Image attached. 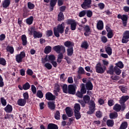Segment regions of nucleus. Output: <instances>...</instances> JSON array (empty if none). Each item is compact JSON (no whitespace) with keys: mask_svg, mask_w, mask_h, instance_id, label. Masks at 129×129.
<instances>
[{"mask_svg":"<svg viewBox=\"0 0 129 129\" xmlns=\"http://www.w3.org/2000/svg\"><path fill=\"white\" fill-rule=\"evenodd\" d=\"M96 72L99 73V74H103L106 70V67L103 66L101 63L98 62L95 67Z\"/></svg>","mask_w":129,"mask_h":129,"instance_id":"nucleus-2","label":"nucleus"},{"mask_svg":"<svg viewBox=\"0 0 129 129\" xmlns=\"http://www.w3.org/2000/svg\"><path fill=\"white\" fill-rule=\"evenodd\" d=\"M129 40V31H125L124 33L122 39V43H127Z\"/></svg>","mask_w":129,"mask_h":129,"instance_id":"nucleus-12","label":"nucleus"},{"mask_svg":"<svg viewBox=\"0 0 129 129\" xmlns=\"http://www.w3.org/2000/svg\"><path fill=\"white\" fill-rule=\"evenodd\" d=\"M33 37L35 39H36V38H42V37H43V34H42V33L40 32H37L35 31V32L33 34Z\"/></svg>","mask_w":129,"mask_h":129,"instance_id":"nucleus-20","label":"nucleus"},{"mask_svg":"<svg viewBox=\"0 0 129 129\" xmlns=\"http://www.w3.org/2000/svg\"><path fill=\"white\" fill-rule=\"evenodd\" d=\"M83 100L85 103H88L90 101V97L88 95H85L83 97Z\"/></svg>","mask_w":129,"mask_h":129,"instance_id":"nucleus-38","label":"nucleus"},{"mask_svg":"<svg viewBox=\"0 0 129 129\" xmlns=\"http://www.w3.org/2000/svg\"><path fill=\"white\" fill-rule=\"evenodd\" d=\"M66 79L65 74H61L60 76V80L61 81H65Z\"/></svg>","mask_w":129,"mask_h":129,"instance_id":"nucleus-64","label":"nucleus"},{"mask_svg":"<svg viewBox=\"0 0 129 129\" xmlns=\"http://www.w3.org/2000/svg\"><path fill=\"white\" fill-rule=\"evenodd\" d=\"M115 67L120 68V69H122L123 68V63L121 61H118L116 63H115Z\"/></svg>","mask_w":129,"mask_h":129,"instance_id":"nucleus-41","label":"nucleus"},{"mask_svg":"<svg viewBox=\"0 0 129 129\" xmlns=\"http://www.w3.org/2000/svg\"><path fill=\"white\" fill-rule=\"evenodd\" d=\"M113 31H110L108 32L107 36L108 39H111L113 37Z\"/></svg>","mask_w":129,"mask_h":129,"instance_id":"nucleus-60","label":"nucleus"},{"mask_svg":"<svg viewBox=\"0 0 129 129\" xmlns=\"http://www.w3.org/2000/svg\"><path fill=\"white\" fill-rule=\"evenodd\" d=\"M78 74H85V71L82 67H80L78 71Z\"/></svg>","mask_w":129,"mask_h":129,"instance_id":"nucleus-49","label":"nucleus"},{"mask_svg":"<svg viewBox=\"0 0 129 129\" xmlns=\"http://www.w3.org/2000/svg\"><path fill=\"white\" fill-rule=\"evenodd\" d=\"M105 51H106V53H107V54L109 55V56H110V55L112 54V49L111 48V47L109 46L105 47Z\"/></svg>","mask_w":129,"mask_h":129,"instance_id":"nucleus-26","label":"nucleus"},{"mask_svg":"<svg viewBox=\"0 0 129 129\" xmlns=\"http://www.w3.org/2000/svg\"><path fill=\"white\" fill-rule=\"evenodd\" d=\"M81 90L80 91L83 94H85L86 93V88H85V85L84 84H81L80 85Z\"/></svg>","mask_w":129,"mask_h":129,"instance_id":"nucleus-25","label":"nucleus"},{"mask_svg":"<svg viewBox=\"0 0 129 129\" xmlns=\"http://www.w3.org/2000/svg\"><path fill=\"white\" fill-rule=\"evenodd\" d=\"M64 29H65V23H62L61 24H58L56 27L53 28V33L54 36L57 38L60 37V34L64 33Z\"/></svg>","mask_w":129,"mask_h":129,"instance_id":"nucleus-1","label":"nucleus"},{"mask_svg":"<svg viewBox=\"0 0 129 129\" xmlns=\"http://www.w3.org/2000/svg\"><path fill=\"white\" fill-rule=\"evenodd\" d=\"M48 129H58V126L55 124H49Z\"/></svg>","mask_w":129,"mask_h":129,"instance_id":"nucleus-40","label":"nucleus"},{"mask_svg":"<svg viewBox=\"0 0 129 129\" xmlns=\"http://www.w3.org/2000/svg\"><path fill=\"white\" fill-rule=\"evenodd\" d=\"M129 99L128 96H122L121 99L119 100V102L121 104H122V103H124L125 101H126Z\"/></svg>","mask_w":129,"mask_h":129,"instance_id":"nucleus-23","label":"nucleus"},{"mask_svg":"<svg viewBox=\"0 0 129 129\" xmlns=\"http://www.w3.org/2000/svg\"><path fill=\"white\" fill-rule=\"evenodd\" d=\"M21 39L22 41V45L26 46L28 44V41H27V36L26 35H23L21 36Z\"/></svg>","mask_w":129,"mask_h":129,"instance_id":"nucleus-19","label":"nucleus"},{"mask_svg":"<svg viewBox=\"0 0 129 129\" xmlns=\"http://www.w3.org/2000/svg\"><path fill=\"white\" fill-rule=\"evenodd\" d=\"M54 117L55 119H60V112L59 111H56L55 115H54Z\"/></svg>","mask_w":129,"mask_h":129,"instance_id":"nucleus-58","label":"nucleus"},{"mask_svg":"<svg viewBox=\"0 0 129 129\" xmlns=\"http://www.w3.org/2000/svg\"><path fill=\"white\" fill-rule=\"evenodd\" d=\"M4 85H5L4 79H3L2 76L0 75V87H4Z\"/></svg>","mask_w":129,"mask_h":129,"instance_id":"nucleus-62","label":"nucleus"},{"mask_svg":"<svg viewBox=\"0 0 129 129\" xmlns=\"http://www.w3.org/2000/svg\"><path fill=\"white\" fill-rule=\"evenodd\" d=\"M64 45L68 48H71L74 46V43L70 41H67L64 43Z\"/></svg>","mask_w":129,"mask_h":129,"instance_id":"nucleus-21","label":"nucleus"},{"mask_svg":"<svg viewBox=\"0 0 129 129\" xmlns=\"http://www.w3.org/2000/svg\"><path fill=\"white\" fill-rule=\"evenodd\" d=\"M127 127V122L124 121L121 124L119 129H125Z\"/></svg>","mask_w":129,"mask_h":129,"instance_id":"nucleus-32","label":"nucleus"},{"mask_svg":"<svg viewBox=\"0 0 129 129\" xmlns=\"http://www.w3.org/2000/svg\"><path fill=\"white\" fill-rule=\"evenodd\" d=\"M74 111L76 112H79L80 111L81 107H80V104L78 103H76L74 105Z\"/></svg>","mask_w":129,"mask_h":129,"instance_id":"nucleus-31","label":"nucleus"},{"mask_svg":"<svg viewBox=\"0 0 129 129\" xmlns=\"http://www.w3.org/2000/svg\"><path fill=\"white\" fill-rule=\"evenodd\" d=\"M67 53L69 56H71L72 55H73V47L68 48L67 49Z\"/></svg>","mask_w":129,"mask_h":129,"instance_id":"nucleus-48","label":"nucleus"},{"mask_svg":"<svg viewBox=\"0 0 129 129\" xmlns=\"http://www.w3.org/2000/svg\"><path fill=\"white\" fill-rule=\"evenodd\" d=\"M31 91L33 94H36V93H37V88L34 85H31Z\"/></svg>","mask_w":129,"mask_h":129,"instance_id":"nucleus-56","label":"nucleus"},{"mask_svg":"<svg viewBox=\"0 0 129 129\" xmlns=\"http://www.w3.org/2000/svg\"><path fill=\"white\" fill-rule=\"evenodd\" d=\"M44 66L48 69V70H51L52 69V64L49 62H46L45 63Z\"/></svg>","mask_w":129,"mask_h":129,"instance_id":"nucleus-53","label":"nucleus"},{"mask_svg":"<svg viewBox=\"0 0 129 129\" xmlns=\"http://www.w3.org/2000/svg\"><path fill=\"white\" fill-rule=\"evenodd\" d=\"M75 116L76 119H79L81 118V114L80 112H75Z\"/></svg>","mask_w":129,"mask_h":129,"instance_id":"nucleus-52","label":"nucleus"},{"mask_svg":"<svg viewBox=\"0 0 129 129\" xmlns=\"http://www.w3.org/2000/svg\"><path fill=\"white\" fill-rule=\"evenodd\" d=\"M83 94L80 91H78L76 94V96L79 98H82L83 97Z\"/></svg>","mask_w":129,"mask_h":129,"instance_id":"nucleus-51","label":"nucleus"},{"mask_svg":"<svg viewBox=\"0 0 129 129\" xmlns=\"http://www.w3.org/2000/svg\"><path fill=\"white\" fill-rule=\"evenodd\" d=\"M53 51H55L58 54H60V53H62L64 54L66 52V49H65V47L63 45H56L52 48Z\"/></svg>","mask_w":129,"mask_h":129,"instance_id":"nucleus-3","label":"nucleus"},{"mask_svg":"<svg viewBox=\"0 0 129 129\" xmlns=\"http://www.w3.org/2000/svg\"><path fill=\"white\" fill-rule=\"evenodd\" d=\"M63 20H64V15L63 13L60 12L58 15V21H63Z\"/></svg>","mask_w":129,"mask_h":129,"instance_id":"nucleus-42","label":"nucleus"},{"mask_svg":"<svg viewBox=\"0 0 129 129\" xmlns=\"http://www.w3.org/2000/svg\"><path fill=\"white\" fill-rule=\"evenodd\" d=\"M33 21H34V17L31 16L26 19V23L28 25H32L33 24Z\"/></svg>","mask_w":129,"mask_h":129,"instance_id":"nucleus-29","label":"nucleus"},{"mask_svg":"<svg viewBox=\"0 0 129 129\" xmlns=\"http://www.w3.org/2000/svg\"><path fill=\"white\" fill-rule=\"evenodd\" d=\"M29 34L30 36L34 35L35 32H36V29L34 27H31L28 29Z\"/></svg>","mask_w":129,"mask_h":129,"instance_id":"nucleus-33","label":"nucleus"},{"mask_svg":"<svg viewBox=\"0 0 129 129\" xmlns=\"http://www.w3.org/2000/svg\"><path fill=\"white\" fill-rule=\"evenodd\" d=\"M26 103H27V101L24 99H20L18 101V104L20 106H24Z\"/></svg>","mask_w":129,"mask_h":129,"instance_id":"nucleus-17","label":"nucleus"},{"mask_svg":"<svg viewBox=\"0 0 129 129\" xmlns=\"http://www.w3.org/2000/svg\"><path fill=\"white\" fill-rule=\"evenodd\" d=\"M85 15H86V10H83L79 13V17H80V18H82L83 17H84Z\"/></svg>","mask_w":129,"mask_h":129,"instance_id":"nucleus-50","label":"nucleus"},{"mask_svg":"<svg viewBox=\"0 0 129 129\" xmlns=\"http://www.w3.org/2000/svg\"><path fill=\"white\" fill-rule=\"evenodd\" d=\"M1 102L3 106H6V105H7V100L5 99V97L1 98Z\"/></svg>","mask_w":129,"mask_h":129,"instance_id":"nucleus-46","label":"nucleus"},{"mask_svg":"<svg viewBox=\"0 0 129 129\" xmlns=\"http://www.w3.org/2000/svg\"><path fill=\"white\" fill-rule=\"evenodd\" d=\"M48 107L49 108H50V109H55V102H48Z\"/></svg>","mask_w":129,"mask_h":129,"instance_id":"nucleus-28","label":"nucleus"},{"mask_svg":"<svg viewBox=\"0 0 129 129\" xmlns=\"http://www.w3.org/2000/svg\"><path fill=\"white\" fill-rule=\"evenodd\" d=\"M108 73L111 75H113L114 72V68H113V66H111L109 68V70L108 71Z\"/></svg>","mask_w":129,"mask_h":129,"instance_id":"nucleus-45","label":"nucleus"},{"mask_svg":"<svg viewBox=\"0 0 129 129\" xmlns=\"http://www.w3.org/2000/svg\"><path fill=\"white\" fill-rule=\"evenodd\" d=\"M117 18L118 19H120L121 20H122L123 22V26L124 27H125L127 23V15H121L120 14H118L117 16Z\"/></svg>","mask_w":129,"mask_h":129,"instance_id":"nucleus-10","label":"nucleus"},{"mask_svg":"<svg viewBox=\"0 0 129 129\" xmlns=\"http://www.w3.org/2000/svg\"><path fill=\"white\" fill-rule=\"evenodd\" d=\"M86 15L87 17H88V18H91V17H92V15H93V13L90 10L86 11Z\"/></svg>","mask_w":129,"mask_h":129,"instance_id":"nucleus-44","label":"nucleus"},{"mask_svg":"<svg viewBox=\"0 0 129 129\" xmlns=\"http://www.w3.org/2000/svg\"><path fill=\"white\" fill-rule=\"evenodd\" d=\"M66 112L69 117H71V116L73 115V112H72V111H71V109H70L69 107L66 108Z\"/></svg>","mask_w":129,"mask_h":129,"instance_id":"nucleus-24","label":"nucleus"},{"mask_svg":"<svg viewBox=\"0 0 129 129\" xmlns=\"http://www.w3.org/2000/svg\"><path fill=\"white\" fill-rule=\"evenodd\" d=\"M62 90H63V92H64V93H68V91H69V87L68 86H67V85L66 84H64L62 86Z\"/></svg>","mask_w":129,"mask_h":129,"instance_id":"nucleus-37","label":"nucleus"},{"mask_svg":"<svg viewBox=\"0 0 129 129\" xmlns=\"http://www.w3.org/2000/svg\"><path fill=\"white\" fill-rule=\"evenodd\" d=\"M92 2V1L91 0H84L83 3L81 5L82 9H84V10L91 9Z\"/></svg>","mask_w":129,"mask_h":129,"instance_id":"nucleus-4","label":"nucleus"},{"mask_svg":"<svg viewBox=\"0 0 129 129\" xmlns=\"http://www.w3.org/2000/svg\"><path fill=\"white\" fill-rule=\"evenodd\" d=\"M90 110L87 112V113L88 114H92L93 112L95 111V103H94V101H91L90 103Z\"/></svg>","mask_w":129,"mask_h":129,"instance_id":"nucleus-8","label":"nucleus"},{"mask_svg":"<svg viewBox=\"0 0 129 129\" xmlns=\"http://www.w3.org/2000/svg\"><path fill=\"white\" fill-rule=\"evenodd\" d=\"M56 3H57V0H51L50 3V6L52 7V8H53V7H55Z\"/></svg>","mask_w":129,"mask_h":129,"instance_id":"nucleus-61","label":"nucleus"},{"mask_svg":"<svg viewBox=\"0 0 129 129\" xmlns=\"http://www.w3.org/2000/svg\"><path fill=\"white\" fill-rule=\"evenodd\" d=\"M114 72L115 73L116 75H119L121 73V71L117 67H114Z\"/></svg>","mask_w":129,"mask_h":129,"instance_id":"nucleus-34","label":"nucleus"},{"mask_svg":"<svg viewBox=\"0 0 129 129\" xmlns=\"http://www.w3.org/2000/svg\"><path fill=\"white\" fill-rule=\"evenodd\" d=\"M30 87H31V86L29 83H26L23 86V88L24 90H28V89H30Z\"/></svg>","mask_w":129,"mask_h":129,"instance_id":"nucleus-43","label":"nucleus"},{"mask_svg":"<svg viewBox=\"0 0 129 129\" xmlns=\"http://www.w3.org/2000/svg\"><path fill=\"white\" fill-rule=\"evenodd\" d=\"M119 88L123 93H125L127 92V87H126L119 86Z\"/></svg>","mask_w":129,"mask_h":129,"instance_id":"nucleus-47","label":"nucleus"},{"mask_svg":"<svg viewBox=\"0 0 129 129\" xmlns=\"http://www.w3.org/2000/svg\"><path fill=\"white\" fill-rule=\"evenodd\" d=\"M86 88L87 90H92L93 89V85L90 81H88L86 84Z\"/></svg>","mask_w":129,"mask_h":129,"instance_id":"nucleus-15","label":"nucleus"},{"mask_svg":"<svg viewBox=\"0 0 129 129\" xmlns=\"http://www.w3.org/2000/svg\"><path fill=\"white\" fill-rule=\"evenodd\" d=\"M52 51V47L50 46H47L44 49V53L45 54H49Z\"/></svg>","mask_w":129,"mask_h":129,"instance_id":"nucleus-30","label":"nucleus"},{"mask_svg":"<svg viewBox=\"0 0 129 129\" xmlns=\"http://www.w3.org/2000/svg\"><path fill=\"white\" fill-rule=\"evenodd\" d=\"M26 57V53L25 52L22 51L20 54H17L15 56L16 61L17 63H22L23 59Z\"/></svg>","mask_w":129,"mask_h":129,"instance_id":"nucleus-5","label":"nucleus"},{"mask_svg":"<svg viewBox=\"0 0 129 129\" xmlns=\"http://www.w3.org/2000/svg\"><path fill=\"white\" fill-rule=\"evenodd\" d=\"M76 89H77L76 85H69L68 93L74 95L76 93Z\"/></svg>","mask_w":129,"mask_h":129,"instance_id":"nucleus-6","label":"nucleus"},{"mask_svg":"<svg viewBox=\"0 0 129 129\" xmlns=\"http://www.w3.org/2000/svg\"><path fill=\"white\" fill-rule=\"evenodd\" d=\"M106 123L108 126H113V125L114 124V121L113 120L109 119L107 120Z\"/></svg>","mask_w":129,"mask_h":129,"instance_id":"nucleus-35","label":"nucleus"},{"mask_svg":"<svg viewBox=\"0 0 129 129\" xmlns=\"http://www.w3.org/2000/svg\"><path fill=\"white\" fill-rule=\"evenodd\" d=\"M83 28L84 31L85 32L84 35L86 37H88V36H89V35H90V33H91L90 27H89V26L88 25H85Z\"/></svg>","mask_w":129,"mask_h":129,"instance_id":"nucleus-11","label":"nucleus"},{"mask_svg":"<svg viewBox=\"0 0 129 129\" xmlns=\"http://www.w3.org/2000/svg\"><path fill=\"white\" fill-rule=\"evenodd\" d=\"M60 91V88L58 86L57 87H55V90L53 91L54 94L55 95H58V92Z\"/></svg>","mask_w":129,"mask_h":129,"instance_id":"nucleus-57","label":"nucleus"},{"mask_svg":"<svg viewBox=\"0 0 129 129\" xmlns=\"http://www.w3.org/2000/svg\"><path fill=\"white\" fill-rule=\"evenodd\" d=\"M6 50L7 52H10V53L11 54H14V52H15L14 47L12 46H7Z\"/></svg>","mask_w":129,"mask_h":129,"instance_id":"nucleus-36","label":"nucleus"},{"mask_svg":"<svg viewBox=\"0 0 129 129\" xmlns=\"http://www.w3.org/2000/svg\"><path fill=\"white\" fill-rule=\"evenodd\" d=\"M113 109L115 111H120V109H121V106L118 104H116L113 107Z\"/></svg>","mask_w":129,"mask_h":129,"instance_id":"nucleus-27","label":"nucleus"},{"mask_svg":"<svg viewBox=\"0 0 129 129\" xmlns=\"http://www.w3.org/2000/svg\"><path fill=\"white\" fill-rule=\"evenodd\" d=\"M36 96L37 97H39V98H43V97H44V95L43 94V92H42V91L41 90L37 91Z\"/></svg>","mask_w":129,"mask_h":129,"instance_id":"nucleus-39","label":"nucleus"},{"mask_svg":"<svg viewBox=\"0 0 129 129\" xmlns=\"http://www.w3.org/2000/svg\"><path fill=\"white\" fill-rule=\"evenodd\" d=\"M67 23L69 25H71V30H72V31H75V30H76V26H77V24L75 20L69 19L67 21Z\"/></svg>","mask_w":129,"mask_h":129,"instance_id":"nucleus-9","label":"nucleus"},{"mask_svg":"<svg viewBox=\"0 0 129 129\" xmlns=\"http://www.w3.org/2000/svg\"><path fill=\"white\" fill-rule=\"evenodd\" d=\"M11 5V0H4L2 3V6L5 9H7Z\"/></svg>","mask_w":129,"mask_h":129,"instance_id":"nucleus-14","label":"nucleus"},{"mask_svg":"<svg viewBox=\"0 0 129 129\" xmlns=\"http://www.w3.org/2000/svg\"><path fill=\"white\" fill-rule=\"evenodd\" d=\"M56 59V57H55V55L51 54L49 56H46L45 58L42 59V63H45V62H52V61H54V60Z\"/></svg>","mask_w":129,"mask_h":129,"instance_id":"nucleus-7","label":"nucleus"},{"mask_svg":"<svg viewBox=\"0 0 129 129\" xmlns=\"http://www.w3.org/2000/svg\"><path fill=\"white\" fill-rule=\"evenodd\" d=\"M4 110H5L6 112L10 113L11 111H13V107L12 105L8 104L4 108Z\"/></svg>","mask_w":129,"mask_h":129,"instance_id":"nucleus-18","label":"nucleus"},{"mask_svg":"<svg viewBox=\"0 0 129 129\" xmlns=\"http://www.w3.org/2000/svg\"><path fill=\"white\" fill-rule=\"evenodd\" d=\"M26 73L28 74V75H30V76H32V75H33V74H34V72L31 69H28L27 70Z\"/></svg>","mask_w":129,"mask_h":129,"instance_id":"nucleus-63","label":"nucleus"},{"mask_svg":"<svg viewBox=\"0 0 129 129\" xmlns=\"http://www.w3.org/2000/svg\"><path fill=\"white\" fill-rule=\"evenodd\" d=\"M118 115L117 114V112L114 111L110 113L109 117L111 118V119H114L117 118Z\"/></svg>","mask_w":129,"mask_h":129,"instance_id":"nucleus-22","label":"nucleus"},{"mask_svg":"<svg viewBox=\"0 0 129 129\" xmlns=\"http://www.w3.org/2000/svg\"><path fill=\"white\" fill-rule=\"evenodd\" d=\"M81 47L82 48H84V49H87L88 48V43H87V41H84L82 43Z\"/></svg>","mask_w":129,"mask_h":129,"instance_id":"nucleus-55","label":"nucleus"},{"mask_svg":"<svg viewBox=\"0 0 129 129\" xmlns=\"http://www.w3.org/2000/svg\"><path fill=\"white\" fill-rule=\"evenodd\" d=\"M97 28L98 30H103V22L101 20L98 21L97 23Z\"/></svg>","mask_w":129,"mask_h":129,"instance_id":"nucleus-16","label":"nucleus"},{"mask_svg":"<svg viewBox=\"0 0 129 129\" xmlns=\"http://www.w3.org/2000/svg\"><path fill=\"white\" fill-rule=\"evenodd\" d=\"M0 64L3 65V66H6V64H7L6 59L4 58H0Z\"/></svg>","mask_w":129,"mask_h":129,"instance_id":"nucleus-59","label":"nucleus"},{"mask_svg":"<svg viewBox=\"0 0 129 129\" xmlns=\"http://www.w3.org/2000/svg\"><path fill=\"white\" fill-rule=\"evenodd\" d=\"M28 9H29V10H33V9H34V8H35V5H34V4H33L31 2H28Z\"/></svg>","mask_w":129,"mask_h":129,"instance_id":"nucleus-54","label":"nucleus"},{"mask_svg":"<svg viewBox=\"0 0 129 129\" xmlns=\"http://www.w3.org/2000/svg\"><path fill=\"white\" fill-rule=\"evenodd\" d=\"M46 99L47 100H55L56 97L50 92H47L45 95Z\"/></svg>","mask_w":129,"mask_h":129,"instance_id":"nucleus-13","label":"nucleus"}]
</instances>
